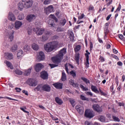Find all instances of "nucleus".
<instances>
[{
  "label": "nucleus",
  "mask_w": 125,
  "mask_h": 125,
  "mask_svg": "<svg viewBox=\"0 0 125 125\" xmlns=\"http://www.w3.org/2000/svg\"><path fill=\"white\" fill-rule=\"evenodd\" d=\"M67 53V50L66 48H63L59 52L56 56L52 57L51 59L55 64H59L61 63V61L64 58V55Z\"/></svg>",
  "instance_id": "f257e3e1"
},
{
  "label": "nucleus",
  "mask_w": 125,
  "mask_h": 125,
  "mask_svg": "<svg viewBox=\"0 0 125 125\" xmlns=\"http://www.w3.org/2000/svg\"><path fill=\"white\" fill-rule=\"evenodd\" d=\"M58 44H59V42L57 41L47 43L44 45V49L46 52H51L58 47Z\"/></svg>",
  "instance_id": "f03ea898"
},
{
  "label": "nucleus",
  "mask_w": 125,
  "mask_h": 125,
  "mask_svg": "<svg viewBox=\"0 0 125 125\" xmlns=\"http://www.w3.org/2000/svg\"><path fill=\"white\" fill-rule=\"evenodd\" d=\"M51 90V87L50 85L45 84H38L36 88H34L35 91H40V92H42V91H45V92H50Z\"/></svg>",
  "instance_id": "7ed1b4c3"
},
{
  "label": "nucleus",
  "mask_w": 125,
  "mask_h": 125,
  "mask_svg": "<svg viewBox=\"0 0 125 125\" xmlns=\"http://www.w3.org/2000/svg\"><path fill=\"white\" fill-rule=\"evenodd\" d=\"M91 89L92 91L95 92V93L99 94L103 96H104L105 97H107V96L108 95V93L103 92V91H102L101 89V88H99L98 90L97 87H96L95 85H92L91 86Z\"/></svg>",
  "instance_id": "20e7f679"
},
{
  "label": "nucleus",
  "mask_w": 125,
  "mask_h": 125,
  "mask_svg": "<svg viewBox=\"0 0 125 125\" xmlns=\"http://www.w3.org/2000/svg\"><path fill=\"white\" fill-rule=\"evenodd\" d=\"M91 89L92 91L95 92V93L99 94L103 96H104L105 97H107V96L108 95V93L103 92V91H102L101 89V88H99L98 90L97 87H96L95 85H92L91 86Z\"/></svg>",
  "instance_id": "39448f33"
},
{
  "label": "nucleus",
  "mask_w": 125,
  "mask_h": 125,
  "mask_svg": "<svg viewBox=\"0 0 125 125\" xmlns=\"http://www.w3.org/2000/svg\"><path fill=\"white\" fill-rule=\"evenodd\" d=\"M49 17V18H51V19L49 20L48 21V27H54V25H55L54 21L57 22L58 19H57V18H56L54 15L52 14L50 15Z\"/></svg>",
  "instance_id": "423d86ee"
},
{
  "label": "nucleus",
  "mask_w": 125,
  "mask_h": 125,
  "mask_svg": "<svg viewBox=\"0 0 125 125\" xmlns=\"http://www.w3.org/2000/svg\"><path fill=\"white\" fill-rule=\"evenodd\" d=\"M84 116L86 118H88V119H92L94 117V113L93 111L86 109L85 111Z\"/></svg>",
  "instance_id": "0eeeda50"
},
{
  "label": "nucleus",
  "mask_w": 125,
  "mask_h": 125,
  "mask_svg": "<svg viewBox=\"0 0 125 125\" xmlns=\"http://www.w3.org/2000/svg\"><path fill=\"white\" fill-rule=\"evenodd\" d=\"M85 52L86 53L84 54L85 57L86 58L85 65L86 68H88L89 67V55H90V53H89L87 50L85 51Z\"/></svg>",
  "instance_id": "6e6552de"
},
{
  "label": "nucleus",
  "mask_w": 125,
  "mask_h": 125,
  "mask_svg": "<svg viewBox=\"0 0 125 125\" xmlns=\"http://www.w3.org/2000/svg\"><path fill=\"white\" fill-rule=\"evenodd\" d=\"M33 31L35 32L37 36H42L44 32V29L41 28L36 27L33 29Z\"/></svg>",
  "instance_id": "1a4fd4ad"
},
{
  "label": "nucleus",
  "mask_w": 125,
  "mask_h": 125,
  "mask_svg": "<svg viewBox=\"0 0 125 125\" xmlns=\"http://www.w3.org/2000/svg\"><path fill=\"white\" fill-rule=\"evenodd\" d=\"M22 1L24 2V7H26V8H30V7H31L32 5H33V0H21Z\"/></svg>",
  "instance_id": "9d476101"
},
{
  "label": "nucleus",
  "mask_w": 125,
  "mask_h": 125,
  "mask_svg": "<svg viewBox=\"0 0 125 125\" xmlns=\"http://www.w3.org/2000/svg\"><path fill=\"white\" fill-rule=\"evenodd\" d=\"M27 83V84H29L30 86H36L38 84L36 80L32 78L28 79Z\"/></svg>",
  "instance_id": "9b49d317"
},
{
  "label": "nucleus",
  "mask_w": 125,
  "mask_h": 125,
  "mask_svg": "<svg viewBox=\"0 0 125 125\" xmlns=\"http://www.w3.org/2000/svg\"><path fill=\"white\" fill-rule=\"evenodd\" d=\"M92 108L94 111H96L98 113H101L102 112V108L100 107L98 104H95L92 105Z\"/></svg>",
  "instance_id": "f8f14e48"
},
{
  "label": "nucleus",
  "mask_w": 125,
  "mask_h": 125,
  "mask_svg": "<svg viewBox=\"0 0 125 125\" xmlns=\"http://www.w3.org/2000/svg\"><path fill=\"white\" fill-rule=\"evenodd\" d=\"M54 9L53 6L51 5L44 9V12L47 15H48L51 12H53Z\"/></svg>",
  "instance_id": "ddd939ff"
},
{
  "label": "nucleus",
  "mask_w": 125,
  "mask_h": 125,
  "mask_svg": "<svg viewBox=\"0 0 125 125\" xmlns=\"http://www.w3.org/2000/svg\"><path fill=\"white\" fill-rule=\"evenodd\" d=\"M44 53H43V52H40L37 58V61L39 62H41V61H42V60H44Z\"/></svg>",
  "instance_id": "4468645a"
},
{
  "label": "nucleus",
  "mask_w": 125,
  "mask_h": 125,
  "mask_svg": "<svg viewBox=\"0 0 125 125\" xmlns=\"http://www.w3.org/2000/svg\"><path fill=\"white\" fill-rule=\"evenodd\" d=\"M52 85L57 89H62L63 88V83L59 82L55 83Z\"/></svg>",
  "instance_id": "2eb2a0df"
},
{
  "label": "nucleus",
  "mask_w": 125,
  "mask_h": 125,
  "mask_svg": "<svg viewBox=\"0 0 125 125\" xmlns=\"http://www.w3.org/2000/svg\"><path fill=\"white\" fill-rule=\"evenodd\" d=\"M67 34L69 37L70 42H75V36L74 35V32H73V31L68 30Z\"/></svg>",
  "instance_id": "dca6fc26"
},
{
  "label": "nucleus",
  "mask_w": 125,
  "mask_h": 125,
  "mask_svg": "<svg viewBox=\"0 0 125 125\" xmlns=\"http://www.w3.org/2000/svg\"><path fill=\"white\" fill-rule=\"evenodd\" d=\"M41 78L43 80H47L48 79V74L47 72L44 71L41 73Z\"/></svg>",
  "instance_id": "f3484780"
},
{
  "label": "nucleus",
  "mask_w": 125,
  "mask_h": 125,
  "mask_svg": "<svg viewBox=\"0 0 125 125\" xmlns=\"http://www.w3.org/2000/svg\"><path fill=\"white\" fill-rule=\"evenodd\" d=\"M75 109L80 114V115H83V107L80 105H76Z\"/></svg>",
  "instance_id": "a211bd4d"
},
{
  "label": "nucleus",
  "mask_w": 125,
  "mask_h": 125,
  "mask_svg": "<svg viewBox=\"0 0 125 125\" xmlns=\"http://www.w3.org/2000/svg\"><path fill=\"white\" fill-rule=\"evenodd\" d=\"M4 57L7 60H12L13 59V54L11 53H5Z\"/></svg>",
  "instance_id": "6ab92c4d"
},
{
  "label": "nucleus",
  "mask_w": 125,
  "mask_h": 125,
  "mask_svg": "<svg viewBox=\"0 0 125 125\" xmlns=\"http://www.w3.org/2000/svg\"><path fill=\"white\" fill-rule=\"evenodd\" d=\"M42 68H43V65H42L41 63H37L35 67V70L36 71V72H39L41 71V70H42Z\"/></svg>",
  "instance_id": "aec40b11"
},
{
  "label": "nucleus",
  "mask_w": 125,
  "mask_h": 125,
  "mask_svg": "<svg viewBox=\"0 0 125 125\" xmlns=\"http://www.w3.org/2000/svg\"><path fill=\"white\" fill-rule=\"evenodd\" d=\"M68 83L70 85H72L73 87H79V83H75V81L73 80L72 79H70L68 81Z\"/></svg>",
  "instance_id": "412c9836"
},
{
  "label": "nucleus",
  "mask_w": 125,
  "mask_h": 125,
  "mask_svg": "<svg viewBox=\"0 0 125 125\" xmlns=\"http://www.w3.org/2000/svg\"><path fill=\"white\" fill-rule=\"evenodd\" d=\"M36 16L35 15L31 14V15H28L26 17V20L28 21L29 22H31V21H32V20H35L36 18Z\"/></svg>",
  "instance_id": "4be33fe9"
},
{
  "label": "nucleus",
  "mask_w": 125,
  "mask_h": 125,
  "mask_svg": "<svg viewBox=\"0 0 125 125\" xmlns=\"http://www.w3.org/2000/svg\"><path fill=\"white\" fill-rule=\"evenodd\" d=\"M70 67L71 69H74V66L73 65L71 64L70 63H66L64 64L65 67V70L67 73V74H69V69L68 68V67Z\"/></svg>",
  "instance_id": "5701e85b"
},
{
  "label": "nucleus",
  "mask_w": 125,
  "mask_h": 125,
  "mask_svg": "<svg viewBox=\"0 0 125 125\" xmlns=\"http://www.w3.org/2000/svg\"><path fill=\"white\" fill-rule=\"evenodd\" d=\"M4 63L6 64L8 68H10V69H11V70H13L14 69L13 65H12V63H11V62H10L9 61H5L4 62Z\"/></svg>",
  "instance_id": "b1692460"
},
{
  "label": "nucleus",
  "mask_w": 125,
  "mask_h": 125,
  "mask_svg": "<svg viewBox=\"0 0 125 125\" xmlns=\"http://www.w3.org/2000/svg\"><path fill=\"white\" fill-rule=\"evenodd\" d=\"M8 19L10 21H15V16H14V14L12 12L9 13Z\"/></svg>",
  "instance_id": "393cba45"
},
{
  "label": "nucleus",
  "mask_w": 125,
  "mask_h": 125,
  "mask_svg": "<svg viewBox=\"0 0 125 125\" xmlns=\"http://www.w3.org/2000/svg\"><path fill=\"white\" fill-rule=\"evenodd\" d=\"M61 80L62 82H65L67 80V75H66V73L64 72H62Z\"/></svg>",
  "instance_id": "a878e982"
},
{
  "label": "nucleus",
  "mask_w": 125,
  "mask_h": 125,
  "mask_svg": "<svg viewBox=\"0 0 125 125\" xmlns=\"http://www.w3.org/2000/svg\"><path fill=\"white\" fill-rule=\"evenodd\" d=\"M24 55V52L22 50L18 51L17 53V58L18 59L21 58Z\"/></svg>",
  "instance_id": "bb28decb"
},
{
  "label": "nucleus",
  "mask_w": 125,
  "mask_h": 125,
  "mask_svg": "<svg viewBox=\"0 0 125 125\" xmlns=\"http://www.w3.org/2000/svg\"><path fill=\"white\" fill-rule=\"evenodd\" d=\"M75 60L77 64H79L80 62V53H75Z\"/></svg>",
  "instance_id": "cd10ccee"
},
{
  "label": "nucleus",
  "mask_w": 125,
  "mask_h": 125,
  "mask_svg": "<svg viewBox=\"0 0 125 125\" xmlns=\"http://www.w3.org/2000/svg\"><path fill=\"white\" fill-rule=\"evenodd\" d=\"M55 100L59 105H62L63 104V101L61 100V99H60L58 97H57L55 98Z\"/></svg>",
  "instance_id": "c85d7f7f"
},
{
  "label": "nucleus",
  "mask_w": 125,
  "mask_h": 125,
  "mask_svg": "<svg viewBox=\"0 0 125 125\" xmlns=\"http://www.w3.org/2000/svg\"><path fill=\"white\" fill-rule=\"evenodd\" d=\"M21 26H22V22L21 21H16L15 25V27L16 28V29H19V28H20Z\"/></svg>",
  "instance_id": "c756f323"
},
{
  "label": "nucleus",
  "mask_w": 125,
  "mask_h": 125,
  "mask_svg": "<svg viewBox=\"0 0 125 125\" xmlns=\"http://www.w3.org/2000/svg\"><path fill=\"white\" fill-rule=\"evenodd\" d=\"M31 72H32V68H29L28 69L24 71L23 75L24 76H29L30 74H31Z\"/></svg>",
  "instance_id": "7c9ffc66"
},
{
  "label": "nucleus",
  "mask_w": 125,
  "mask_h": 125,
  "mask_svg": "<svg viewBox=\"0 0 125 125\" xmlns=\"http://www.w3.org/2000/svg\"><path fill=\"white\" fill-rule=\"evenodd\" d=\"M81 48L82 46H81V45H76L75 48H74V51L75 53H78V52H79V51L81 50Z\"/></svg>",
  "instance_id": "2f4dec72"
},
{
  "label": "nucleus",
  "mask_w": 125,
  "mask_h": 125,
  "mask_svg": "<svg viewBox=\"0 0 125 125\" xmlns=\"http://www.w3.org/2000/svg\"><path fill=\"white\" fill-rule=\"evenodd\" d=\"M98 119L100 122H102V123H105V117L102 115H99L98 117Z\"/></svg>",
  "instance_id": "473e14b6"
},
{
  "label": "nucleus",
  "mask_w": 125,
  "mask_h": 125,
  "mask_svg": "<svg viewBox=\"0 0 125 125\" xmlns=\"http://www.w3.org/2000/svg\"><path fill=\"white\" fill-rule=\"evenodd\" d=\"M18 9L21 11H22L23 8H24V5L22 2H20L18 4Z\"/></svg>",
  "instance_id": "72a5a7b5"
},
{
  "label": "nucleus",
  "mask_w": 125,
  "mask_h": 125,
  "mask_svg": "<svg viewBox=\"0 0 125 125\" xmlns=\"http://www.w3.org/2000/svg\"><path fill=\"white\" fill-rule=\"evenodd\" d=\"M0 99H8L9 100H13V101H18V100H16L15 99H12L11 98H9V97H1L0 96Z\"/></svg>",
  "instance_id": "f704fd0d"
},
{
  "label": "nucleus",
  "mask_w": 125,
  "mask_h": 125,
  "mask_svg": "<svg viewBox=\"0 0 125 125\" xmlns=\"http://www.w3.org/2000/svg\"><path fill=\"white\" fill-rule=\"evenodd\" d=\"M32 47L34 50H39V45L35 43L32 44Z\"/></svg>",
  "instance_id": "c9c22d12"
},
{
  "label": "nucleus",
  "mask_w": 125,
  "mask_h": 125,
  "mask_svg": "<svg viewBox=\"0 0 125 125\" xmlns=\"http://www.w3.org/2000/svg\"><path fill=\"white\" fill-rule=\"evenodd\" d=\"M67 23V21L65 19H62L60 21V24L61 26H65V24Z\"/></svg>",
  "instance_id": "e433bc0d"
},
{
  "label": "nucleus",
  "mask_w": 125,
  "mask_h": 125,
  "mask_svg": "<svg viewBox=\"0 0 125 125\" xmlns=\"http://www.w3.org/2000/svg\"><path fill=\"white\" fill-rule=\"evenodd\" d=\"M20 110H21L22 112H24V113H26V114H29L30 113L29 111L25 110H27V107L26 106H22L20 108Z\"/></svg>",
  "instance_id": "4c0bfd02"
},
{
  "label": "nucleus",
  "mask_w": 125,
  "mask_h": 125,
  "mask_svg": "<svg viewBox=\"0 0 125 125\" xmlns=\"http://www.w3.org/2000/svg\"><path fill=\"white\" fill-rule=\"evenodd\" d=\"M112 119L114 122H118V123L121 122V119L115 115L112 116Z\"/></svg>",
  "instance_id": "58836bf2"
},
{
  "label": "nucleus",
  "mask_w": 125,
  "mask_h": 125,
  "mask_svg": "<svg viewBox=\"0 0 125 125\" xmlns=\"http://www.w3.org/2000/svg\"><path fill=\"white\" fill-rule=\"evenodd\" d=\"M41 1L43 2V4L46 5L50 3L51 0H41Z\"/></svg>",
  "instance_id": "ea45409f"
},
{
  "label": "nucleus",
  "mask_w": 125,
  "mask_h": 125,
  "mask_svg": "<svg viewBox=\"0 0 125 125\" xmlns=\"http://www.w3.org/2000/svg\"><path fill=\"white\" fill-rule=\"evenodd\" d=\"M18 48V46L17 44H14L12 47L11 48V50L12 52H14L16 50H17V48Z\"/></svg>",
  "instance_id": "a19ab883"
},
{
  "label": "nucleus",
  "mask_w": 125,
  "mask_h": 125,
  "mask_svg": "<svg viewBox=\"0 0 125 125\" xmlns=\"http://www.w3.org/2000/svg\"><path fill=\"white\" fill-rule=\"evenodd\" d=\"M69 74H70V76H72V77H73V78L74 79H75V78H76V77H77V74L76 73V72L75 71H74V70H71L69 72Z\"/></svg>",
  "instance_id": "79ce46f5"
},
{
  "label": "nucleus",
  "mask_w": 125,
  "mask_h": 125,
  "mask_svg": "<svg viewBox=\"0 0 125 125\" xmlns=\"http://www.w3.org/2000/svg\"><path fill=\"white\" fill-rule=\"evenodd\" d=\"M81 80L84 82V83H85L86 84L87 83H90V82H89V80H88L87 79L84 78V77H81Z\"/></svg>",
  "instance_id": "37998d69"
},
{
  "label": "nucleus",
  "mask_w": 125,
  "mask_h": 125,
  "mask_svg": "<svg viewBox=\"0 0 125 125\" xmlns=\"http://www.w3.org/2000/svg\"><path fill=\"white\" fill-rule=\"evenodd\" d=\"M48 40V36L47 35H43L42 36V42H45Z\"/></svg>",
  "instance_id": "c03bdc74"
},
{
  "label": "nucleus",
  "mask_w": 125,
  "mask_h": 125,
  "mask_svg": "<svg viewBox=\"0 0 125 125\" xmlns=\"http://www.w3.org/2000/svg\"><path fill=\"white\" fill-rule=\"evenodd\" d=\"M80 87L83 89V91H87L88 90V88L84 87L82 84H80Z\"/></svg>",
  "instance_id": "a18cd8bd"
},
{
  "label": "nucleus",
  "mask_w": 125,
  "mask_h": 125,
  "mask_svg": "<svg viewBox=\"0 0 125 125\" xmlns=\"http://www.w3.org/2000/svg\"><path fill=\"white\" fill-rule=\"evenodd\" d=\"M15 73H16L17 75H19L20 76H21V75L23 74V72L19 69H16L15 71Z\"/></svg>",
  "instance_id": "49530a36"
},
{
  "label": "nucleus",
  "mask_w": 125,
  "mask_h": 125,
  "mask_svg": "<svg viewBox=\"0 0 125 125\" xmlns=\"http://www.w3.org/2000/svg\"><path fill=\"white\" fill-rule=\"evenodd\" d=\"M23 50L25 52L29 51L30 50V46L28 45H25L23 47Z\"/></svg>",
  "instance_id": "de8ad7c7"
},
{
  "label": "nucleus",
  "mask_w": 125,
  "mask_h": 125,
  "mask_svg": "<svg viewBox=\"0 0 125 125\" xmlns=\"http://www.w3.org/2000/svg\"><path fill=\"white\" fill-rule=\"evenodd\" d=\"M24 14H20L18 17L19 20H23V19H24Z\"/></svg>",
  "instance_id": "09e8293b"
},
{
  "label": "nucleus",
  "mask_w": 125,
  "mask_h": 125,
  "mask_svg": "<svg viewBox=\"0 0 125 125\" xmlns=\"http://www.w3.org/2000/svg\"><path fill=\"white\" fill-rule=\"evenodd\" d=\"M50 117L52 118L53 121H58V118L56 117L55 116H53L52 114L50 113Z\"/></svg>",
  "instance_id": "8fccbe9b"
},
{
  "label": "nucleus",
  "mask_w": 125,
  "mask_h": 125,
  "mask_svg": "<svg viewBox=\"0 0 125 125\" xmlns=\"http://www.w3.org/2000/svg\"><path fill=\"white\" fill-rule=\"evenodd\" d=\"M118 37L121 41H123V42H125V38L124 37V35L123 34H119Z\"/></svg>",
  "instance_id": "3c124183"
},
{
  "label": "nucleus",
  "mask_w": 125,
  "mask_h": 125,
  "mask_svg": "<svg viewBox=\"0 0 125 125\" xmlns=\"http://www.w3.org/2000/svg\"><path fill=\"white\" fill-rule=\"evenodd\" d=\"M121 8H122V5H121V4L119 3L118 8L116 9V11L114 12L115 13L118 12H120L121 11Z\"/></svg>",
  "instance_id": "603ef678"
},
{
  "label": "nucleus",
  "mask_w": 125,
  "mask_h": 125,
  "mask_svg": "<svg viewBox=\"0 0 125 125\" xmlns=\"http://www.w3.org/2000/svg\"><path fill=\"white\" fill-rule=\"evenodd\" d=\"M57 32H58V33H60L61 32H64V28L58 27L57 29Z\"/></svg>",
  "instance_id": "864d4df0"
},
{
  "label": "nucleus",
  "mask_w": 125,
  "mask_h": 125,
  "mask_svg": "<svg viewBox=\"0 0 125 125\" xmlns=\"http://www.w3.org/2000/svg\"><path fill=\"white\" fill-rule=\"evenodd\" d=\"M90 42V49L89 50L90 51H91L92 49H93V44L92 43V42L91 41H89Z\"/></svg>",
  "instance_id": "5fc2aeb1"
},
{
  "label": "nucleus",
  "mask_w": 125,
  "mask_h": 125,
  "mask_svg": "<svg viewBox=\"0 0 125 125\" xmlns=\"http://www.w3.org/2000/svg\"><path fill=\"white\" fill-rule=\"evenodd\" d=\"M69 102L70 103L73 107H75V100L73 99H70L69 100Z\"/></svg>",
  "instance_id": "6e6d98bb"
},
{
  "label": "nucleus",
  "mask_w": 125,
  "mask_h": 125,
  "mask_svg": "<svg viewBox=\"0 0 125 125\" xmlns=\"http://www.w3.org/2000/svg\"><path fill=\"white\" fill-rule=\"evenodd\" d=\"M14 33H13L12 35H10L9 37V39L10 40V42H12L13 41V39H14V36H13Z\"/></svg>",
  "instance_id": "4d7b16f0"
},
{
  "label": "nucleus",
  "mask_w": 125,
  "mask_h": 125,
  "mask_svg": "<svg viewBox=\"0 0 125 125\" xmlns=\"http://www.w3.org/2000/svg\"><path fill=\"white\" fill-rule=\"evenodd\" d=\"M80 98L82 100H83V101L87 100V98H86L83 95H80Z\"/></svg>",
  "instance_id": "13d9d810"
},
{
  "label": "nucleus",
  "mask_w": 125,
  "mask_h": 125,
  "mask_svg": "<svg viewBox=\"0 0 125 125\" xmlns=\"http://www.w3.org/2000/svg\"><path fill=\"white\" fill-rule=\"evenodd\" d=\"M115 83H116V85L118 86V85H119V78L118 76H116L115 77Z\"/></svg>",
  "instance_id": "bf43d9fd"
},
{
  "label": "nucleus",
  "mask_w": 125,
  "mask_h": 125,
  "mask_svg": "<svg viewBox=\"0 0 125 125\" xmlns=\"http://www.w3.org/2000/svg\"><path fill=\"white\" fill-rule=\"evenodd\" d=\"M49 66L51 67V69H53V68H55V67H57L58 65L54 64H49Z\"/></svg>",
  "instance_id": "052dcab7"
},
{
  "label": "nucleus",
  "mask_w": 125,
  "mask_h": 125,
  "mask_svg": "<svg viewBox=\"0 0 125 125\" xmlns=\"http://www.w3.org/2000/svg\"><path fill=\"white\" fill-rule=\"evenodd\" d=\"M84 14H82L81 15V16H78V19L79 20H82V19H83V18H84Z\"/></svg>",
  "instance_id": "680f3d73"
},
{
  "label": "nucleus",
  "mask_w": 125,
  "mask_h": 125,
  "mask_svg": "<svg viewBox=\"0 0 125 125\" xmlns=\"http://www.w3.org/2000/svg\"><path fill=\"white\" fill-rule=\"evenodd\" d=\"M104 35H108V34H109V29L104 28Z\"/></svg>",
  "instance_id": "e2e57ef3"
},
{
  "label": "nucleus",
  "mask_w": 125,
  "mask_h": 125,
  "mask_svg": "<svg viewBox=\"0 0 125 125\" xmlns=\"http://www.w3.org/2000/svg\"><path fill=\"white\" fill-rule=\"evenodd\" d=\"M99 60L101 62H104L105 61V59L102 56H100Z\"/></svg>",
  "instance_id": "0e129e2a"
},
{
  "label": "nucleus",
  "mask_w": 125,
  "mask_h": 125,
  "mask_svg": "<svg viewBox=\"0 0 125 125\" xmlns=\"http://www.w3.org/2000/svg\"><path fill=\"white\" fill-rule=\"evenodd\" d=\"M118 105L120 106V107H121L122 106L123 107H125V103H124V102H122V103L119 102V103H118Z\"/></svg>",
  "instance_id": "69168bd1"
},
{
  "label": "nucleus",
  "mask_w": 125,
  "mask_h": 125,
  "mask_svg": "<svg viewBox=\"0 0 125 125\" xmlns=\"http://www.w3.org/2000/svg\"><path fill=\"white\" fill-rule=\"evenodd\" d=\"M94 9V7L91 5H90L89 6V8H88V11H90V10H93Z\"/></svg>",
  "instance_id": "338daca9"
},
{
  "label": "nucleus",
  "mask_w": 125,
  "mask_h": 125,
  "mask_svg": "<svg viewBox=\"0 0 125 125\" xmlns=\"http://www.w3.org/2000/svg\"><path fill=\"white\" fill-rule=\"evenodd\" d=\"M84 124H85V125H93L91 123L88 121L85 122Z\"/></svg>",
  "instance_id": "774afa93"
}]
</instances>
